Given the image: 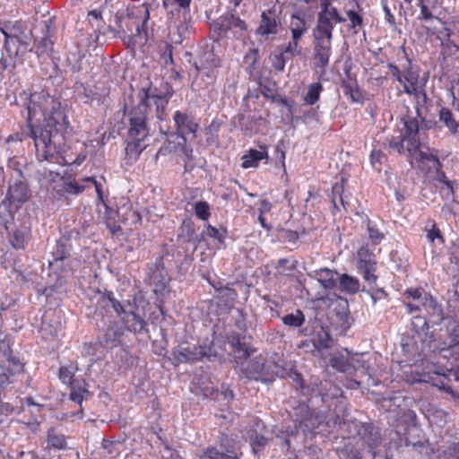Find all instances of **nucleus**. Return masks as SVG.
I'll use <instances>...</instances> for the list:
<instances>
[{
	"label": "nucleus",
	"instance_id": "obj_21",
	"mask_svg": "<svg viewBox=\"0 0 459 459\" xmlns=\"http://www.w3.org/2000/svg\"><path fill=\"white\" fill-rule=\"evenodd\" d=\"M159 53L161 57H173V56H179L184 54L185 56H188V51H184V47L182 46V38L178 33H169L168 40L161 41L158 45Z\"/></svg>",
	"mask_w": 459,
	"mask_h": 459
},
{
	"label": "nucleus",
	"instance_id": "obj_13",
	"mask_svg": "<svg viewBox=\"0 0 459 459\" xmlns=\"http://www.w3.org/2000/svg\"><path fill=\"white\" fill-rule=\"evenodd\" d=\"M96 325L101 332L100 339L104 347L112 349L123 344L126 330L122 324L112 320V316H102L100 321L97 319Z\"/></svg>",
	"mask_w": 459,
	"mask_h": 459
},
{
	"label": "nucleus",
	"instance_id": "obj_3",
	"mask_svg": "<svg viewBox=\"0 0 459 459\" xmlns=\"http://www.w3.org/2000/svg\"><path fill=\"white\" fill-rule=\"evenodd\" d=\"M285 409L294 426L280 431L275 437L277 445L282 450L289 452L294 448L299 432L303 437L314 434L316 429L324 423L325 418L323 413L311 409L304 401L294 397L285 402Z\"/></svg>",
	"mask_w": 459,
	"mask_h": 459
},
{
	"label": "nucleus",
	"instance_id": "obj_50",
	"mask_svg": "<svg viewBox=\"0 0 459 459\" xmlns=\"http://www.w3.org/2000/svg\"><path fill=\"white\" fill-rule=\"evenodd\" d=\"M322 90L323 86L319 82L310 84L304 98L305 102L308 105H314L319 100Z\"/></svg>",
	"mask_w": 459,
	"mask_h": 459
},
{
	"label": "nucleus",
	"instance_id": "obj_38",
	"mask_svg": "<svg viewBox=\"0 0 459 459\" xmlns=\"http://www.w3.org/2000/svg\"><path fill=\"white\" fill-rule=\"evenodd\" d=\"M339 288L342 292L355 294L360 290V283L356 277L347 273L340 275L338 279Z\"/></svg>",
	"mask_w": 459,
	"mask_h": 459
},
{
	"label": "nucleus",
	"instance_id": "obj_25",
	"mask_svg": "<svg viewBox=\"0 0 459 459\" xmlns=\"http://www.w3.org/2000/svg\"><path fill=\"white\" fill-rule=\"evenodd\" d=\"M349 61L351 59H348L344 65L346 77L342 79L341 87L343 94L349 97L352 102H359L362 99V94L358 88L356 79L351 74V65L349 64Z\"/></svg>",
	"mask_w": 459,
	"mask_h": 459
},
{
	"label": "nucleus",
	"instance_id": "obj_31",
	"mask_svg": "<svg viewBox=\"0 0 459 459\" xmlns=\"http://www.w3.org/2000/svg\"><path fill=\"white\" fill-rule=\"evenodd\" d=\"M257 82L260 92L265 99L272 101H278V95L276 94L277 84L273 80L264 75V73H262Z\"/></svg>",
	"mask_w": 459,
	"mask_h": 459
},
{
	"label": "nucleus",
	"instance_id": "obj_36",
	"mask_svg": "<svg viewBox=\"0 0 459 459\" xmlns=\"http://www.w3.org/2000/svg\"><path fill=\"white\" fill-rule=\"evenodd\" d=\"M260 148L262 149L261 151L250 149L248 152L242 157V167L244 169L256 167L260 160L267 158L266 147L261 146Z\"/></svg>",
	"mask_w": 459,
	"mask_h": 459
},
{
	"label": "nucleus",
	"instance_id": "obj_9",
	"mask_svg": "<svg viewBox=\"0 0 459 459\" xmlns=\"http://www.w3.org/2000/svg\"><path fill=\"white\" fill-rule=\"evenodd\" d=\"M30 196L27 179H15L9 185L4 198L0 203V213H17Z\"/></svg>",
	"mask_w": 459,
	"mask_h": 459
},
{
	"label": "nucleus",
	"instance_id": "obj_12",
	"mask_svg": "<svg viewBox=\"0 0 459 459\" xmlns=\"http://www.w3.org/2000/svg\"><path fill=\"white\" fill-rule=\"evenodd\" d=\"M149 13L146 11L145 18L140 22L131 21L130 26L134 28L135 33L132 35H125L123 41L131 56L144 55L148 48V32L146 29Z\"/></svg>",
	"mask_w": 459,
	"mask_h": 459
},
{
	"label": "nucleus",
	"instance_id": "obj_34",
	"mask_svg": "<svg viewBox=\"0 0 459 459\" xmlns=\"http://www.w3.org/2000/svg\"><path fill=\"white\" fill-rule=\"evenodd\" d=\"M365 354H351V365L354 367V373L359 372L363 376H367L368 378L373 377L374 370L368 361L364 359Z\"/></svg>",
	"mask_w": 459,
	"mask_h": 459
},
{
	"label": "nucleus",
	"instance_id": "obj_40",
	"mask_svg": "<svg viewBox=\"0 0 459 459\" xmlns=\"http://www.w3.org/2000/svg\"><path fill=\"white\" fill-rule=\"evenodd\" d=\"M85 187V185L79 183L74 179H68L59 186L56 192L60 196L77 195L82 193Z\"/></svg>",
	"mask_w": 459,
	"mask_h": 459
},
{
	"label": "nucleus",
	"instance_id": "obj_47",
	"mask_svg": "<svg viewBox=\"0 0 459 459\" xmlns=\"http://www.w3.org/2000/svg\"><path fill=\"white\" fill-rule=\"evenodd\" d=\"M323 18L326 20L329 23H332V21H333L335 23H342L346 21L337 11L335 7L333 6H327V9H323L318 13V19L317 22L320 21V19Z\"/></svg>",
	"mask_w": 459,
	"mask_h": 459
},
{
	"label": "nucleus",
	"instance_id": "obj_64",
	"mask_svg": "<svg viewBox=\"0 0 459 459\" xmlns=\"http://www.w3.org/2000/svg\"><path fill=\"white\" fill-rule=\"evenodd\" d=\"M199 459H223V456L220 455V451L217 448L208 447L204 451Z\"/></svg>",
	"mask_w": 459,
	"mask_h": 459
},
{
	"label": "nucleus",
	"instance_id": "obj_24",
	"mask_svg": "<svg viewBox=\"0 0 459 459\" xmlns=\"http://www.w3.org/2000/svg\"><path fill=\"white\" fill-rule=\"evenodd\" d=\"M0 366H12V372H22L23 363L16 356L13 355L10 339H0Z\"/></svg>",
	"mask_w": 459,
	"mask_h": 459
},
{
	"label": "nucleus",
	"instance_id": "obj_54",
	"mask_svg": "<svg viewBox=\"0 0 459 459\" xmlns=\"http://www.w3.org/2000/svg\"><path fill=\"white\" fill-rule=\"evenodd\" d=\"M418 2H419L418 5L420 8V13L419 19L423 20L426 22H428L429 21H433V22H437L439 24H442L441 20L438 17H437V16L432 14V13L429 10V8L424 3V0H418Z\"/></svg>",
	"mask_w": 459,
	"mask_h": 459
},
{
	"label": "nucleus",
	"instance_id": "obj_26",
	"mask_svg": "<svg viewBox=\"0 0 459 459\" xmlns=\"http://www.w3.org/2000/svg\"><path fill=\"white\" fill-rule=\"evenodd\" d=\"M401 438L403 441L404 440L406 446H411L420 453H422V450L426 448L428 445V439L424 432L416 425L408 427L404 438Z\"/></svg>",
	"mask_w": 459,
	"mask_h": 459
},
{
	"label": "nucleus",
	"instance_id": "obj_8",
	"mask_svg": "<svg viewBox=\"0 0 459 459\" xmlns=\"http://www.w3.org/2000/svg\"><path fill=\"white\" fill-rule=\"evenodd\" d=\"M308 29L309 26L300 13L291 14L289 24L291 38L287 44L281 47L279 57H282L283 55H290L291 56H300L301 40L308 32Z\"/></svg>",
	"mask_w": 459,
	"mask_h": 459
},
{
	"label": "nucleus",
	"instance_id": "obj_16",
	"mask_svg": "<svg viewBox=\"0 0 459 459\" xmlns=\"http://www.w3.org/2000/svg\"><path fill=\"white\" fill-rule=\"evenodd\" d=\"M110 306L116 314L119 316H123L132 307H135V302L130 301L129 299L125 300L118 299L114 292L106 290L100 296V300L97 304V309L95 312V320L99 316H104L102 309L106 307Z\"/></svg>",
	"mask_w": 459,
	"mask_h": 459
},
{
	"label": "nucleus",
	"instance_id": "obj_35",
	"mask_svg": "<svg viewBox=\"0 0 459 459\" xmlns=\"http://www.w3.org/2000/svg\"><path fill=\"white\" fill-rule=\"evenodd\" d=\"M211 31L216 40L227 37L230 31L228 14L219 17L210 26Z\"/></svg>",
	"mask_w": 459,
	"mask_h": 459
},
{
	"label": "nucleus",
	"instance_id": "obj_2",
	"mask_svg": "<svg viewBox=\"0 0 459 459\" xmlns=\"http://www.w3.org/2000/svg\"><path fill=\"white\" fill-rule=\"evenodd\" d=\"M172 95L173 90L168 83L165 91L151 86L140 90L139 103L128 114L129 130L126 146L128 153L139 155L146 148L143 141L149 134L146 123L148 114L154 111L157 119H165L166 108Z\"/></svg>",
	"mask_w": 459,
	"mask_h": 459
},
{
	"label": "nucleus",
	"instance_id": "obj_28",
	"mask_svg": "<svg viewBox=\"0 0 459 459\" xmlns=\"http://www.w3.org/2000/svg\"><path fill=\"white\" fill-rule=\"evenodd\" d=\"M422 307L426 310L428 319L432 325H440L446 318L441 305L437 304L431 295L425 298Z\"/></svg>",
	"mask_w": 459,
	"mask_h": 459
},
{
	"label": "nucleus",
	"instance_id": "obj_44",
	"mask_svg": "<svg viewBox=\"0 0 459 459\" xmlns=\"http://www.w3.org/2000/svg\"><path fill=\"white\" fill-rule=\"evenodd\" d=\"M269 438L255 430L249 435V444L255 455H259V453H261L269 444Z\"/></svg>",
	"mask_w": 459,
	"mask_h": 459
},
{
	"label": "nucleus",
	"instance_id": "obj_45",
	"mask_svg": "<svg viewBox=\"0 0 459 459\" xmlns=\"http://www.w3.org/2000/svg\"><path fill=\"white\" fill-rule=\"evenodd\" d=\"M47 442L50 448L56 450L65 449L67 446L65 436L56 433L53 429L48 432Z\"/></svg>",
	"mask_w": 459,
	"mask_h": 459
},
{
	"label": "nucleus",
	"instance_id": "obj_43",
	"mask_svg": "<svg viewBox=\"0 0 459 459\" xmlns=\"http://www.w3.org/2000/svg\"><path fill=\"white\" fill-rule=\"evenodd\" d=\"M28 164L23 158L12 157L8 159L7 168L14 170L17 173L16 179H27V169Z\"/></svg>",
	"mask_w": 459,
	"mask_h": 459
},
{
	"label": "nucleus",
	"instance_id": "obj_55",
	"mask_svg": "<svg viewBox=\"0 0 459 459\" xmlns=\"http://www.w3.org/2000/svg\"><path fill=\"white\" fill-rule=\"evenodd\" d=\"M407 299L417 301L421 305L424 303L425 298H429L430 295L424 291L422 289H408L404 294Z\"/></svg>",
	"mask_w": 459,
	"mask_h": 459
},
{
	"label": "nucleus",
	"instance_id": "obj_22",
	"mask_svg": "<svg viewBox=\"0 0 459 459\" xmlns=\"http://www.w3.org/2000/svg\"><path fill=\"white\" fill-rule=\"evenodd\" d=\"M135 307L130 309L121 317L122 325L126 331L134 333V334H148V324L139 315L134 312Z\"/></svg>",
	"mask_w": 459,
	"mask_h": 459
},
{
	"label": "nucleus",
	"instance_id": "obj_15",
	"mask_svg": "<svg viewBox=\"0 0 459 459\" xmlns=\"http://www.w3.org/2000/svg\"><path fill=\"white\" fill-rule=\"evenodd\" d=\"M333 23L321 18L314 30L316 57H330Z\"/></svg>",
	"mask_w": 459,
	"mask_h": 459
},
{
	"label": "nucleus",
	"instance_id": "obj_10",
	"mask_svg": "<svg viewBox=\"0 0 459 459\" xmlns=\"http://www.w3.org/2000/svg\"><path fill=\"white\" fill-rule=\"evenodd\" d=\"M0 31L4 36V48L7 57H19L22 48L26 49V46L22 42L23 23L21 21L2 22L0 23Z\"/></svg>",
	"mask_w": 459,
	"mask_h": 459
},
{
	"label": "nucleus",
	"instance_id": "obj_56",
	"mask_svg": "<svg viewBox=\"0 0 459 459\" xmlns=\"http://www.w3.org/2000/svg\"><path fill=\"white\" fill-rule=\"evenodd\" d=\"M195 215L202 221H207L211 216L210 206L205 201H198L194 205Z\"/></svg>",
	"mask_w": 459,
	"mask_h": 459
},
{
	"label": "nucleus",
	"instance_id": "obj_27",
	"mask_svg": "<svg viewBox=\"0 0 459 459\" xmlns=\"http://www.w3.org/2000/svg\"><path fill=\"white\" fill-rule=\"evenodd\" d=\"M351 363V353L347 350L335 352L330 359V365L336 370L348 375L354 374V367Z\"/></svg>",
	"mask_w": 459,
	"mask_h": 459
},
{
	"label": "nucleus",
	"instance_id": "obj_60",
	"mask_svg": "<svg viewBox=\"0 0 459 459\" xmlns=\"http://www.w3.org/2000/svg\"><path fill=\"white\" fill-rule=\"evenodd\" d=\"M405 133L403 136L419 135V123L416 118H408L404 121Z\"/></svg>",
	"mask_w": 459,
	"mask_h": 459
},
{
	"label": "nucleus",
	"instance_id": "obj_19",
	"mask_svg": "<svg viewBox=\"0 0 459 459\" xmlns=\"http://www.w3.org/2000/svg\"><path fill=\"white\" fill-rule=\"evenodd\" d=\"M173 120L177 128L178 136L186 143L187 134H192L193 138L196 136V131L199 125L195 121L191 114L182 111H176L173 116Z\"/></svg>",
	"mask_w": 459,
	"mask_h": 459
},
{
	"label": "nucleus",
	"instance_id": "obj_42",
	"mask_svg": "<svg viewBox=\"0 0 459 459\" xmlns=\"http://www.w3.org/2000/svg\"><path fill=\"white\" fill-rule=\"evenodd\" d=\"M439 120L448 128L452 134H455L458 132L459 121H456L454 117L453 113L446 108H442L439 110Z\"/></svg>",
	"mask_w": 459,
	"mask_h": 459
},
{
	"label": "nucleus",
	"instance_id": "obj_1",
	"mask_svg": "<svg viewBox=\"0 0 459 459\" xmlns=\"http://www.w3.org/2000/svg\"><path fill=\"white\" fill-rule=\"evenodd\" d=\"M26 135L34 141L37 159L54 161L63 151L69 126L60 103L43 92L32 93L27 104Z\"/></svg>",
	"mask_w": 459,
	"mask_h": 459
},
{
	"label": "nucleus",
	"instance_id": "obj_49",
	"mask_svg": "<svg viewBox=\"0 0 459 459\" xmlns=\"http://www.w3.org/2000/svg\"><path fill=\"white\" fill-rule=\"evenodd\" d=\"M441 54L442 57L459 56V46L453 39L447 38L442 41Z\"/></svg>",
	"mask_w": 459,
	"mask_h": 459
},
{
	"label": "nucleus",
	"instance_id": "obj_5",
	"mask_svg": "<svg viewBox=\"0 0 459 459\" xmlns=\"http://www.w3.org/2000/svg\"><path fill=\"white\" fill-rule=\"evenodd\" d=\"M15 215L0 213V225L4 228L10 245L15 249H24L31 237V224L29 219Z\"/></svg>",
	"mask_w": 459,
	"mask_h": 459
},
{
	"label": "nucleus",
	"instance_id": "obj_46",
	"mask_svg": "<svg viewBox=\"0 0 459 459\" xmlns=\"http://www.w3.org/2000/svg\"><path fill=\"white\" fill-rule=\"evenodd\" d=\"M193 65L196 73L202 72L209 76L212 67L220 65V59H195Z\"/></svg>",
	"mask_w": 459,
	"mask_h": 459
},
{
	"label": "nucleus",
	"instance_id": "obj_39",
	"mask_svg": "<svg viewBox=\"0 0 459 459\" xmlns=\"http://www.w3.org/2000/svg\"><path fill=\"white\" fill-rule=\"evenodd\" d=\"M315 350L321 351L325 349H329L333 342L330 333L320 325L316 336L311 340Z\"/></svg>",
	"mask_w": 459,
	"mask_h": 459
},
{
	"label": "nucleus",
	"instance_id": "obj_17",
	"mask_svg": "<svg viewBox=\"0 0 459 459\" xmlns=\"http://www.w3.org/2000/svg\"><path fill=\"white\" fill-rule=\"evenodd\" d=\"M358 270L368 285H376L377 276L376 255L368 247H361L358 251Z\"/></svg>",
	"mask_w": 459,
	"mask_h": 459
},
{
	"label": "nucleus",
	"instance_id": "obj_6",
	"mask_svg": "<svg viewBox=\"0 0 459 459\" xmlns=\"http://www.w3.org/2000/svg\"><path fill=\"white\" fill-rule=\"evenodd\" d=\"M342 428H347L351 436L357 435L362 442L369 448V459H375L377 448L381 445L383 437L381 429L373 422H361L357 420L343 421Z\"/></svg>",
	"mask_w": 459,
	"mask_h": 459
},
{
	"label": "nucleus",
	"instance_id": "obj_37",
	"mask_svg": "<svg viewBox=\"0 0 459 459\" xmlns=\"http://www.w3.org/2000/svg\"><path fill=\"white\" fill-rule=\"evenodd\" d=\"M71 244L70 238L63 236L56 242L55 248L52 251V255L55 261H63L70 255Z\"/></svg>",
	"mask_w": 459,
	"mask_h": 459
},
{
	"label": "nucleus",
	"instance_id": "obj_62",
	"mask_svg": "<svg viewBox=\"0 0 459 459\" xmlns=\"http://www.w3.org/2000/svg\"><path fill=\"white\" fill-rule=\"evenodd\" d=\"M403 141L407 143L406 150L408 151L410 156L412 155L413 152H417L420 145L419 135L403 136Z\"/></svg>",
	"mask_w": 459,
	"mask_h": 459
},
{
	"label": "nucleus",
	"instance_id": "obj_32",
	"mask_svg": "<svg viewBox=\"0 0 459 459\" xmlns=\"http://www.w3.org/2000/svg\"><path fill=\"white\" fill-rule=\"evenodd\" d=\"M335 275L339 276V273L328 268L315 271V277L325 290H333L337 287L338 278Z\"/></svg>",
	"mask_w": 459,
	"mask_h": 459
},
{
	"label": "nucleus",
	"instance_id": "obj_4",
	"mask_svg": "<svg viewBox=\"0 0 459 459\" xmlns=\"http://www.w3.org/2000/svg\"><path fill=\"white\" fill-rule=\"evenodd\" d=\"M289 369L287 363L282 359L278 362H268L264 357L259 355L247 363L243 374L248 380L272 384L275 377H286Z\"/></svg>",
	"mask_w": 459,
	"mask_h": 459
},
{
	"label": "nucleus",
	"instance_id": "obj_33",
	"mask_svg": "<svg viewBox=\"0 0 459 459\" xmlns=\"http://www.w3.org/2000/svg\"><path fill=\"white\" fill-rule=\"evenodd\" d=\"M346 180L342 178L341 182L335 183L332 187L331 199L333 205V208L336 210H340V206L343 209H347L348 202L345 200L344 196V183Z\"/></svg>",
	"mask_w": 459,
	"mask_h": 459
},
{
	"label": "nucleus",
	"instance_id": "obj_61",
	"mask_svg": "<svg viewBox=\"0 0 459 459\" xmlns=\"http://www.w3.org/2000/svg\"><path fill=\"white\" fill-rule=\"evenodd\" d=\"M369 286L370 289L366 290V292L370 296L373 305H375L377 301L385 299L387 297V293L383 288L374 290L372 285ZM362 291H365V290L363 289Z\"/></svg>",
	"mask_w": 459,
	"mask_h": 459
},
{
	"label": "nucleus",
	"instance_id": "obj_48",
	"mask_svg": "<svg viewBox=\"0 0 459 459\" xmlns=\"http://www.w3.org/2000/svg\"><path fill=\"white\" fill-rule=\"evenodd\" d=\"M282 323L290 327H299L305 322V316L301 310L297 309L296 313H290L284 316L282 318Z\"/></svg>",
	"mask_w": 459,
	"mask_h": 459
},
{
	"label": "nucleus",
	"instance_id": "obj_57",
	"mask_svg": "<svg viewBox=\"0 0 459 459\" xmlns=\"http://www.w3.org/2000/svg\"><path fill=\"white\" fill-rule=\"evenodd\" d=\"M61 330V324L57 321L54 323L47 322V318L42 321L41 324V331L45 334H48L50 336H56L59 331Z\"/></svg>",
	"mask_w": 459,
	"mask_h": 459
},
{
	"label": "nucleus",
	"instance_id": "obj_51",
	"mask_svg": "<svg viewBox=\"0 0 459 459\" xmlns=\"http://www.w3.org/2000/svg\"><path fill=\"white\" fill-rule=\"evenodd\" d=\"M82 385H85L84 382L80 383L79 381L72 382L71 383V393H70V399L78 404L82 405V403L83 401V395L82 393L89 394V392L84 388L82 387Z\"/></svg>",
	"mask_w": 459,
	"mask_h": 459
},
{
	"label": "nucleus",
	"instance_id": "obj_14",
	"mask_svg": "<svg viewBox=\"0 0 459 459\" xmlns=\"http://www.w3.org/2000/svg\"><path fill=\"white\" fill-rule=\"evenodd\" d=\"M147 280L157 296L164 297L169 292L168 284L170 278L165 268L162 256L157 257L153 264H149Z\"/></svg>",
	"mask_w": 459,
	"mask_h": 459
},
{
	"label": "nucleus",
	"instance_id": "obj_7",
	"mask_svg": "<svg viewBox=\"0 0 459 459\" xmlns=\"http://www.w3.org/2000/svg\"><path fill=\"white\" fill-rule=\"evenodd\" d=\"M174 359L179 363H193L198 360H212L218 357L213 342L206 341L202 345L181 343L172 350Z\"/></svg>",
	"mask_w": 459,
	"mask_h": 459
},
{
	"label": "nucleus",
	"instance_id": "obj_59",
	"mask_svg": "<svg viewBox=\"0 0 459 459\" xmlns=\"http://www.w3.org/2000/svg\"><path fill=\"white\" fill-rule=\"evenodd\" d=\"M429 324V319L421 316H414L411 321V325L417 333H425Z\"/></svg>",
	"mask_w": 459,
	"mask_h": 459
},
{
	"label": "nucleus",
	"instance_id": "obj_11",
	"mask_svg": "<svg viewBox=\"0 0 459 459\" xmlns=\"http://www.w3.org/2000/svg\"><path fill=\"white\" fill-rule=\"evenodd\" d=\"M281 30V11L276 6H272L261 13L255 34L264 40H272Z\"/></svg>",
	"mask_w": 459,
	"mask_h": 459
},
{
	"label": "nucleus",
	"instance_id": "obj_20",
	"mask_svg": "<svg viewBox=\"0 0 459 459\" xmlns=\"http://www.w3.org/2000/svg\"><path fill=\"white\" fill-rule=\"evenodd\" d=\"M204 240V232L197 234L195 224L191 219L183 220L178 230L177 241L179 245L192 243L194 251L197 246Z\"/></svg>",
	"mask_w": 459,
	"mask_h": 459
},
{
	"label": "nucleus",
	"instance_id": "obj_41",
	"mask_svg": "<svg viewBox=\"0 0 459 459\" xmlns=\"http://www.w3.org/2000/svg\"><path fill=\"white\" fill-rule=\"evenodd\" d=\"M230 29L237 38L245 37L248 30L247 22L240 17L234 14H228Z\"/></svg>",
	"mask_w": 459,
	"mask_h": 459
},
{
	"label": "nucleus",
	"instance_id": "obj_30",
	"mask_svg": "<svg viewBox=\"0 0 459 459\" xmlns=\"http://www.w3.org/2000/svg\"><path fill=\"white\" fill-rule=\"evenodd\" d=\"M227 339L237 359H247L250 356L249 348L243 342V339H245L243 333L231 332L229 333Z\"/></svg>",
	"mask_w": 459,
	"mask_h": 459
},
{
	"label": "nucleus",
	"instance_id": "obj_63",
	"mask_svg": "<svg viewBox=\"0 0 459 459\" xmlns=\"http://www.w3.org/2000/svg\"><path fill=\"white\" fill-rule=\"evenodd\" d=\"M287 367L290 368L289 369V373L287 374V376L290 377V378L291 379L294 386L296 389H303L304 388V382H303V378H302V376L301 374L298 373V372H292L291 371V368L287 364Z\"/></svg>",
	"mask_w": 459,
	"mask_h": 459
},
{
	"label": "nucleus",
	"instance_id": "obj_53",
	"mask_svg": "<svg viewBox=\"0 0 459 459\" xmlns=\"http://www.w3.org/2000/svg\"><path fill=\"white\" fill-rule=\"evenodd\" d=\"M346 14L350 22V27L354 30L355 33H358L363 26L362 15L353 10L347 11Z\"/></svg>",
	"mask_w": 459,
	"mask_h": 459
},
{
	"label": "nucleus",
	"instance_id": "obj_18",
	"mask_svg": "<svg viewBox=\"0 0 459 459\" xmlns=\"http://www.w3.org/2000/svg\"><path fill=\"white\" fill-rule=\"evenodd\" d=\"M75 97L84 104H101L108 94V90L105 87H87L82 82H76L74 86Z\"/></svg>",
	"mask_w": 459,
	"mask_h": 459
},
{
	"label": "nucleus",
	"instance_id": "obj_23",
	"mask_svg": "<svg viewBox=\"0 0 459 459\" xmlns=\"http://www.w3.org/2000/svg\"><path fill=\"white\" fill-rule=\"evenodd\" d=\"M41 31L43 37L40 39L37 37L34 41L35 53L38 57H48L53 53L54 42L51 39L53 36L51 26L48 22H44Z\"/></svg>",
	"mask_w": 459,
	"mask_h": 459
},
{
	"label": "nucleus",
	"instance_id": "obj_52",
	"mask_svg": "<svg viewBox=\"0 0 459 459\" xmlns=\"http://www.w3.org/2000/svg\"><path fill=\"white\" fill-rule=\"evenodd\" d=\"M333 312L342 324L347 323L350 316L347 299H342L333 308Z\"/></svg>",
	"mask_w": 459,
	"mask_h": 459
},
{
	"label": "nucleus",
	"instance_id": "obj_58",
	"mask_svg": "<svg viewBox=\"0 0 459 459\" xmlns=\"http://www.w3.org/2000/svg\"><path fill=\"white\" fill-rule=\"evenodd\" d=\"M206 235L212 238L218 240L220 243H224V238L227 234L226 229H217L210 224L206 226Z\"/></svg>",
	"mask_w": 459,
	"mask_h": 459
},
{
	"label": "nucleus",
	"instance_id": "obj_29",
	"mask_svg": "<svg viewBox=\"0 0 459 459\" xmlns=\"http://www.w3.org/2000/svg\"><path fill=\"white\" fill-rule=\"evenodd\" d=\"M220 447L221 449L220 455L223 456V459H239V444L236 438L221 434L220 437Z\"/></svg>",
	"mask_w": 459,
	"mask_h": 459
}]
</instances>
